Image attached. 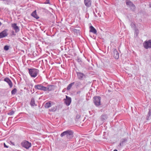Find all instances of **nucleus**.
Returning a JSON list of instances; mask_svg holds the SVG:
<instances>
[{"mask_svg":"<svg viewBox=\"0 0 151 151\" xmlns=\"http://www.w3.org/2000/svg\"><path fill=\"white\" fill-rule=\"evenodd\" d=\"M29 73L30 76L32 77H36L39 72L38 70L35 68H28Z\"/></svg>","mask_w":151,"mask_h":151,"instance_id":"obj_1","label":"nucleus"},{"mask_svg":"<svg viewBox=\"0 0 151 151\" xmlns=\"http://www.w3.org/2000/svg\"><path fill=\"white\" fill-rule=\"evenodd\" d=\"M101 98L99 96H95L93 97V102L96 106L101 105Z\"/></svg>","mask_w":151,"mask_h":151,"instance_id":"obj_2","label":"nucleus"},{"mask_svg":"<svg viewBox=\"0 0 151 151\" xmlns=\"http://www.w3.org/2000/svg\"><path fill=\"white\" fill-rule=\"evenodd\" d=\"M22 146L27 149H29L31 146V143L27 141H23L21 143Z\"/></svg>","mask_w":151,"mask_h":151,"instance_id":"obj_3","label":"nucleus"},{"mask_svg":"<svg viewBox=\"0 0 151 151\" xmlns=\"http://www.w3.org/2000/svg\"><path fill=\"white\" fill-rule=\"evenodd\" d=\"M143 45L146 49L151 48V40L145 42L143 44Z\"/></svg>","mask_w":151,"mask_h":151,"instance_id":"obj_4","label":"nucleus"},{"mask_svg":"<svg viewBox=\"0 0 151 151\" xmlns=\"http://www.w3.org/2000/svg\"><path fill=\"white\" fill-rule=\"evenodd\" d=\"M71 101L70 97L66 96V99H64V103L67 106H69Z\"/></svg>","mask_w":151,"mask_h":151,"instance_id":"obj_5","label":"nucleus"},{"mask_svg":"<svg viewBox=\"0 0 151 151\" xmlns=\"http://www.w3.org/2000/svg\"><path fill=\"white\" fill-rule=\"evenodd\" d=\"M7 29H5L0 33V39L5 37L7 36Z\"/></svg>","mask_w":151,"mask_h":151,"instance_id":"obj_6","label":"nucleus"},{"mask_svg":"<svg viewBox=\"0 0 151 151\" xmlns=\"http://www.w3.org/2000/svg\"><path fill=\"white\" fill-rule=\"evenodd\" d=\"M35 89H37L38 90L45 91L46 89V87L41 86V85H35Z\"/></svg>","mask_w":151,"mask_h":151,"instance_id":"obj_7","label":"nucleus"},{"mask_svg":"<svg viewBox=\"0 0 151 151\" xmlns=\"http://www.w3.org/2000/svg\"><path fill=\"white\" fill-rule=\"evenodd\" d=\"M12 27L15 30L16 32H18L19 29V27L17 25V24L13 23L12 24Z\"/></svg>","mask_w":151,"mask_h":151,"instance_id":"obj_8","label":"nucleus"},{"mask_svg":"<svg viewBox=\"0 0 151 151\" xmlns=\"http://www.w3.org/2000/svg\"><path fill=\"white\" fill-rule=\"evenodd\" d=\"M66 132H67L66 133V135L67 138H70L73 135V132L71 130H67Z\"/></svg>","mask_w":151,"mask_h":151,"instance_id":"obj_9","label":"nucleus"},{"mask_svg":"<svg viewBox=\"0 0 151 151\" xmlns=\"http://www.w3.org/2000/svg\"><path fill=\"white\" fill-rule=\"evenodd\" d=\"M4 81L8 84L10 88H12V83L11 81L9 78H6L4 79Z\"/></svg>","mask_w":151,"mask_h":151,"instance_id":"obj_10","label":"nucleus"},{"mask_svg":"<svg viewBox=\"0 0 151 151\" xmlns=\"http://www.w3.org/2000/svg\"><path fill=\"white\" fill-rule=\"evenodd\" d=\"M90 32H92L94 34H96L97 33L96 29L92 26H90L89 27Z\"/></svg>","mask_w":151,"mask_h":151,"instance_id":"obj_11","label":"nucleus"},{"mask_svg":"<svg viewBox=\"0 0 151 151\" xmlns=\"http://www.w3.org/2000/svg\"><path fill=\"white\" fill-rule=\"evenodd\" d=\"M77 74L78 78L81 80H82L83 77L84 76V75L83 73L80 72L77 73Z\"/></svg>","mask_w":151,"mask_h":151,"instance_id":"obj_12","label":"nucleus"},{"mask_svg":"<svg viewBox=\"0 0 151 151\" xmlns=\"http://www.w3.org/2000/svg\"><path fill=\"white\" fill-rule=\"evenodd\" d=\"M127 141V139L126 138L123 139H122L119 145L118 146H123L124 144Z\"/></svg>","mask_w":151,"mask_h":151,"instance_id":"obj_13","label":"nucleus"},{"mask_svg":"<svg viewBox=\"0 0 151 151\" xmlns=\"http://www.w3.org/2000/svg\"><path fill=\"white\" fill-rule=\"evenodd\" d=\"M31 15L35 18L38 19L39 18V17L37 14L36 10L34 11L31 14Z\"/></svg>","mask_w":151,"mask_h":151,"instance_id":"obj_14","label":"nucleus"},{"mask_svg":"<svg viewBox=\"0 0 151 151\" xmlns=\"http://www.w3.org/2000/svg\"><path fill=\"white\" fill-rule=\"evenodd\" d=\"M127 5L129 6H131L132 7L131 9H134L135 8L134 5L131 2L127 1L126 2Z\"/></svg>","mask_w":151,"mask_h":151,"instance_id":"obj_15","label":"nucleus"},{"mask_svg":"<svg viewBox=\"0 0 151 151\" xmlns=\"http://www.w3.org/2000/svg\"><path fill=\"white\" fill-rule=\"evenodd\" d=\"M107 118V115L106 114H103L101 116V120L102 121H104L106 120Z\"/></svg>","mask_w":151,"mask_h":151,"instance_id":"obj_16","label":"nucleus"},{"mask_svg":"<svg viewBox=\"0 0 151 151\" xmlns=\"http://www.w3.org/2000/svg\"><path fill=\"white\" fill-rule=\"evenodd\" d=\"M84 3L87 6H89L91 4L90 0H84Z\"/></svg>","mask_w":151,"mask_h":151,"instance_id":"obj_17","label":"nucleus"},{"mask_svg":"<svg viewBox=\"0 0 151 151\" xmlns=\"http://www.w3.org/2000/svg\"><path fill=\"white\" fill-rule=\"evenodd\" d=\"M30 104L32 106H36V104H35V101L33 99H32L31 102H30Z\"/></svg>","mask_w":151,"mask_h":151,"instance_id":"obj_18","label":"nucleus"},{"mask_svg":"<svg viewBox=\"0 0 151 151\" xmlns=\"http://www.w3.org/2000/svg\"><path fill=\"white\" fill-rule=\"evenodd\" d=\"M51 104L50 102H49L47 103L45 105V107L46 108H48L51 106Z\"/></svg>","mask_w":151,"mask_h":151,"instance_id":"obj_19","label":"nucleus"},{"mask_svg":"<svg viewBox=\"0 0 151 151\" xmlns=\"http://www.w3.org/2000/svg\"><path fill=\"white\" fill-rule=\"evenodd\" d=\"M74 83L73 82V83H72L69 84L68 85V87H67V90H69L71 88L72 86L73 85H74Z\"/></svg>","mask_w":151,"mask_h":151,"instance_id":"obj_20","label":"nucleus"},{"mask_svg":"<svg viewBox=\"0 0 151 151\" xmlns=\"http://www.w3.org/2000/svg\"><path fill=\"white\" fill-rule=\"evenodd\" d=\"M52 86H48V87H46V90H45V91H52L53 89L52 88Z\"/></svg>","mask_w":151,"mask_h":151,"instance_id":"obj_21","label":"nucleus"},{"mask_svg":"<svg viewBox=\"0 0 151 151\" xmlns=\"http://www.w3.org/2000/svg\"><path fill=\"white\" fill-rule=\"evenodd\" d=\"M2 1H4V4H5L8 5L10 2V0H2Z\"/></svg>","mask_w":151,"mask_h":151,"instance_id":"obj_22","label":"nucleus"},{"mask_svg":"<svg viewBox=\"0 0 151 151\" xmlns=\"http://www.w3.org/2000/svg\"><path fill=\"white\" fill-rule=\"evenodd\" d=\"M17 91V89L16 88H15L12 91V92H11V93H12V94H15L16 93Z\"/></svg>","mask_w":151,"mask_h":151,"instance_id":"obj_23","label":"nucleus"},{"mask_svg":"<svg viewBox=\"0 0 151 151\" xmlns=\"http://www.w3.org/2000/svg\"><path fill=\"white\" fill-rule=\"evenodd\" d=\"M115 53L116 54V55L114 56V57L115 59H118L119 58V53L117 51H116Z\"/></svg>","mask_w":151,"mask_h":151,"instance_id":"obj_24","label":"nucleus"},{"mask_svg":"<svg viewBox=\"0 0 151 151\" xmlns=\"http://www.w3.org/2000/svg\"><path fill=\"white\" fill-rule=\"evenodd\" d=\"M67 132H66V131H64L63 133H62L61 134L60 136L62 137H63V136L66 135V133H67Z\"/></svg>","mask_w":151,"mask_h":151,"instance_id":"obj_25","label":"nucleus"},{"mask_svg":"<svg viewBox=\"0 0 151 151\" xmlns=\"http://www.w3.org/2000/svg\"><path fill=\"white\" fill-rule=\"evenodd\" d=\"M67 132H66V131H64L63 133H62L61 134L60 136L62 137H63V136L66 135V133H67Z\"/></svg>","mask_w":151,"mask_h":151,"instance_id":"obj_26","label":"nucleus"},{"mask_svg":"<svg viewBox=\"0 0 151 151\" xmlns=\"http://www.w3.org/2000/svg\"><path fill=\"white\" fill-rule=\"evenodd\" d=\"M10 123H4L3 125L4 127H7L10 125Z\"/></svg>","mask_w":151,"mask_h":151,"instance_id":"obj_27","label":"nucleus"},{"mask_svg":"<svg viewBox=\"0 0 151 151\" xmlns=\"http://www.w3.org/2000/svg\"><path fill=\"white\" fill-rule=\"evenodd\" d=\"M9 49V46L7 45H5L4 47V49L5 50H7Z\"/></svg>","mask_w":151,"mask_h":151,"instance_id":"obj_28","label":"nucleus"},{"mask_svg":"<svg viewBox=\"0 0 151 151\" xmlns=\"http://www.w3.org/2000/svg\"><path fill=\"white\" fill-rule=\"evenodd\" d=\"M14 111H11L10 113H8V115H11L13 114H14Z\"/></svg>","mask_w":151,"mask_h":151,"instance_id":"obj_29","label":"nucleus"},{"mask_svg":"<svg viewBox=\"0 0 151 151\" xmlns=\"http://www.w3.org/2000/svg\"><path fill=\"white\" fill-rule=\"evenodd\" d=\"M4 147H5L8 148V147L7 146L5 143H4Z\"/></svg>","mask_w":151,"mask_h":151,"instance_id":"obj_30","label":"nucleus"},{"mask_svg":"<svg viewBox=\"0 0 151 151\" xmlns=\"http://www.w3.org/2000/svg\"><path fill=\"white\" fill-rule=\"evenodd\" d=\"M136 32H137V33H138L139 31H138V30H136Z\"/></svg>","mask_w":151,"mask_h":151,"instance_id":"obj_31","label":"nucleus"},{"mask_svg":"<svg viewBox=\"0 0 151 151\" xmlns=\"http://www.w3.org/2000/svg\"><path fill=\"white\" fill-rule=\"evenodd\" d=\"M114 151H117V150H114Z\"/></svg>","mask_w":151,"mask_h":151,"instance_id":"obj_32","label":"nucleus"},{"mask_svg":"<svg viewBox=\"0 0 151 151\" xmlns=\"http://www.w3.org/2000/svg\"><path fill=\"white\" fill-rule=\"evenodd\" d=\"M150 144H151V142H150Z\"/></svg>","mask_w":151,"mask_h":151,"instance_id":"obj_33","label":"nucleus"}]
</instances>
